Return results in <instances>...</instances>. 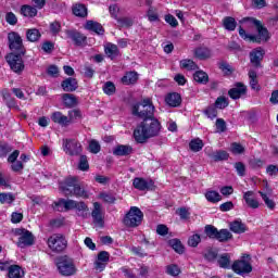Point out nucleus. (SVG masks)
<instances>
[{"instance_id":"1","label":"nucleus","mask_w":278,"mask_h":278,"mask_svg":"<svg viewBox=\"0 0 278 278\" xmlns=\"http://www.w3.org/2000/svg\"><path fill=\"white\" fill-rule=\"evenodd\" d=\"M162 123L155 116L147 117L134 130V139L137 144H146L150 138L160 136Z\"/></svg>"},{"instance_id":"2","label":"nucleus","mask_w":278,"mask_h":278,"mask_svg":"<svg viewBox=\"0 0 278 278\" xmlns=\"http://www.w3.org/2000/svg\"><path fill=\"white\" fill-rule=\"evenodd\" d=\"M59 188L66 197H76V199H88L89 197L77 176L66 177L63 182H60Z\"/></svg>"},{"instance_id":"3","label":"nucleus","mask_w":278,"mask_h":278,"mask_svg":"<svg viewBox=\"0 0 278 278\" xmlns=\"http://www.w3.org/2000/svg\"><path fill=\"white\" fill-rule=\"evenodd\" d=\"M131 114L137 118H151L155 116V105L153 99L143 98L140 102H136L131 105Z\"/></svg>"},{"instance_id":"4","label":"nucleus","mask_w":278,"mask_h":278,"mask_svg":"<svg viewBox=\"0 0 278 278\" xmlns=\"http://www.w3.org/2000/svg\"><path fill=\"white\" fill-rule=\"evenodd\" d=\"M142 220H144V213H142L140 207L131 206L123 218V225L130 229H136V227L142 225Z\"/></svg>"},{"instance_id":"5","label":"nucleus","mask_w":278,"mask_h":278,"mask_svg":"<svg viewBox=\"0 0 278 278\" xmlns=\"http://www.w3.org/2000/svg\"><path fill=\"white\" fill-rule=\"evenodd\" d=\"M204 233L210 240H217L218 242H229L233 239V235L226 228L218 230L216 226L206 225L204 227Z\"/></svg>"},{"instance_id":"6","label":"nucleus","mask_w":278,"mask_h":278,"mask_svg":"<svg viewBox=\"0 0 278 278\" xmlns=\"http://www.w3.org/2000/svg\"><path fill=\"white\" fill-rule=\"evenodd\" d=\"M56 268L62 277H73V275H77L75 261L67 255L56 258Z\"/></svg>"},{"instance_id":"7","label":"nucleus","mask_w":278,"mask_h":278,"mask_svg":"<svg viewBox=\"0 0 278 278\" xmlns=\"http://www.w3.org/2000/svg\"><path fill=\"white\" fill-rule=\"evenodd\" d=\"M8 45L11 53L26 55L27 48L23 43V37L16 31H11L8 34Z\"/></svg>"},{"instance_id":"8","label":"nucleus","mask_w":278,"mask_h":278,"mask_svg":"<svg viewBox=\"0 0 278 278\" xmlns=\"http://www.w3.org/2000/svg\"><path fill=\"white\" fill-rule=\"evenodd\" d=\"M247 260H251V255L243 254L241 260H237L232 263L231 270L241 277L253 273V265H251V263Z\"/></svg>"},{"instance_id":"9","label":"nucleus","mask_w":278,"mask_h":278,"mask_svg":"<svg viewBox=\"0 0 278 278\" xmlns=\"http://www.w3.org/2000/svg\"><path fill=\"white\" fill-rule=\"evenodd\" d=\"M25 54H14L9 53L5 55V61L9 64L11 71L16 75H23V71H25V61H23V56Z\"/></svg>"},{"instance_id":"10","label":"nucleus","mask_w":278,"mask_h":278,"mask_svg":"<svg viewBox=\"0 0 278 278\" xmlns=\"http://www.w3.org/2000/svg\"><path fill=\"white\" fill-rule=\"evenodd\" d=\"M15 236H20L17 240V247L20 249H25V247H34L36 238L34 237V233H31V231L25 228H16Z\"/></svg>"},{"instance_id":"11","label":"nucleus","mask_w":278,"mask_h":278,"mask_svg":"<svg viewBox=\"0 0 278 278\" xmlns=\"http://www.w3.org/2000/svg\"><path fill=\"white\" fill-rule=\"evenodd\" d=\"M63 151L71 157L81 155L84 149L81 143L77 139H63Z\"/></svg>"},{"instance_id":"12","label":"nucleus","mask_w":278,"mask_h":278,"mask_svg":"<svg viewBox=\"0 0 278 278\" xmlns=\"http://www.w3.org/2000/svg\"><path fill=\"white\" fill-rule=\"evenodd\" d=\"M132 187L139 192H153L157 188L153 179H146L142 177H136L132 179Z\"/></svg>"},{"instance_id":"13","label":"nucleus","mask_w":278,"mask_h":278,"mask_svg":"<svg viewBox=\"0 0 278 278\" xmlns=\"http://www.w3.org/2000/svg\"><path fill=\"white\" fill-rule=\"evenodd\" d=\"M48 247L54 253H62L66 249V239L64 236L53 235L48 239Z\"/></svg>"},{"instance_id":"14","label":"nucleus","mask_w":278,"mask_h":278,"mask_svg":"<svg viewBox=\"0 0 278 278\" xmlns=\"http://www.w3.org/2000/svg\"><path fill=\"white\" fill-rule=\"evenodd\" d=\"M65 35L74 42L75 47H86L88 42V37L77 29H66Z\"/></svg>"},{"instance_id":"15","label":"nucleus","mask_w":278,"mask_h":278,"mask_svg":"<svg viewBox=\"0 0 278 278\" xmlns=\"http://www.w3.org/2000/svg\"><path fill=\"white\" fill-rule=\"evenodd\" d=\"M248 88L244 83H235L233 88L228 90V97L232 99V101H238V99H241L247 94Z\"/></svg>"},{"instance_id":"16","label":"nucleus","mask_w":278,"mask_h":278,"mask_svg":"<svg viewBox=\"0 0 278 278\" xmlns=\"http://www.w3.org/2000/svg\"><path fill=\"white\" fill-rule=\"evenodd\" d=\"M247 21H252L253 25L256 27L258 38L261 40H265V42H268L270 40V33L268 31V28L262 24V22L255 17H247Z\"/></svg>"},{"instance_id":"17","label":"nucleus","mask_w":278,"mask_h":278,"mask_svg":"<svg viewBox=\"0 0 278 278\" xmlns=\"http://www.w3.org/2000/svg\"><path fill=\"white\" fill-rule=\"evenodd\" d=\"M62 205L64 210H62ZM77 205V201L75 200H66L61 198L58 202H54L52 207L55 212H71V210H75Z\"/></svg>"},{"instance_id":"18","label":"nucleus","mask_w":278,"mask_h":278,"mask_svg":"<svg viewBox=\"0 0 278 278\" xmlns=\"http://www.w3.org/2000/svg\"><path fill=\"white\" fill-rule=\"evenodd\" d=\"M94 225H99L101 228L105 227V219L103 217V207L101 203L94 202L93 210L91 212Z\"/></svg>"},{"instance_id":"19","label":"nucleus","mask_w":278,"mask_h":278,"mask_svg":"<svg viewBox=\"0 0 278 278\" xmlns=\"http://www.w3.org/2000/svg\"><path fill=\"white\" fill-rule=\"evenodd\" d=\"M266 55V51L262 48H256L250 52V62L255 68H262V62Z\"/></svg>"},{"instance_id":"20","label":"nucleus","mask_w":278,"mask_h":278,"mask_svg":"<svg viewBox=\"0 0 278 278\" xmlns=\"http://www.w3.org/2000/svg\"><path fill=\"white\" fill-rule=\"evenodd\" d=\"M61 88L63 92H75L79 88V81L77 78L67 77L61 81Z\"/></svg>"},{"instance_id":"21","label":"nucleus","mask_w":278,"mask_h":278,"mask_svg":"<svg viewBox=\"0 0 278 278\" xmlns=\"http://www.w3.org/2000/svg\"><path fill=\"white\" fill-rule=\"evenodd\" d=\"M85 29H87V31H93L97 36L105 35V28L97 21L88 20L85 24Z\"/></svg>"},{"instance_id":"22","label":"nucleus","mask_w":278,"mask_h":278,"mask_svg":"<svg viewBox=\"0 0 278 278\" xmlns=\"http://www.w3.org/2000/svg\"><path fill=\"white\" fill-rule=\"evenodd\" d=\"M138 79H140L138 72L129 71L121 78V84H123V86H136V84H138Z\"/></svg>"},{"instance_id":"23","label":"nucleus","mask_w":278,"mask_h":278,"mask_svg":"<svg viewBox=\"0 0 278 278\" xmlns=\"http://www.w3.org/2000/svg\"><path fill=\"white\" fill-rule=\"evenodd\" d=\"M243 201H245V205L251 210H257L260 207V201L255 199V191H245L243 192Z\"/></svg>"},{"instance_id":"24","label":"nucleus","mask_w":278,"mask_h":278,"mask_svg":"<svg viewBox=\"0 0 278 278\" xmlns=\"http://www.w3.org/2000/svg\"><path fill=\"white\" fill-rule=\"evenodd\" d=\"M131 153H134V147L129 144H117L113 149V155L117 157H127V155H131Z\"/></svg>"},{"instance_id":"25","label":"nucleus","mask_w":278,"mask_h":278,"mask_svg":"<svg viewBox=\"0 0 278 278\" xmlns=\"http://www.w3.org/2000/svg\"><path fill=\"white\" fill-rule=\"evenodd\" d=\"M20 14L24 16V18H36V16H38V9L29 4H23L20 8Z\"/></svg>"},{"instance_id":"26","label":"nucleus","mask_w":278,"mask_h":278,"mask_svg":"<svg viewBox=\"0 0 278 278\" xmlns=\"http://www.w3.org/2000/svg\"><path fill=\"white\" fill-rule=\"evenodd\" d=\"M217 266L219 268H224V270H230L231 268V254L230 253H223L217 256Z\"/></svg>"},{"instance_id":"27","label":"nucleus","mask_w":278,"mask_h":278,"mask_svg":"<svg viewBox=\"0 0 278 278\" xmlns=\"http://www.w3.org/2000/svg\"><path fill=\"white\" fill-rule=\"evenodd\" d=\"M165 103H167L169 108H179V105H181V94L177 92L168 93L165 97Z\"/></svg>"},{"instance_id":"28","label":"nucleus","mask_w":278,"mask_h":278,"mask_svg":"<svg viewBox=\"0 0 278 278\" xmlns=\"http://www.w3.org/2000/svg\"><path fill=\"white\" fill-rule=\"evenodd\" d=\"M239 36L242 40H245V42H256V45L262 42V38L260 36L248 34L242 26H239Z\"/></svg>"},{"instance_id":"29","label":"nucleus","mask_w":278,"mask_h":278,"mask_svg":"<svg viewBox=\"0 0 278 278\" xmlns=\"http://www.w3.org/2000/svg\"><path fill=\"white\" fill-rule=\"evenodd\" d=\"M52 123L61 125L62 127H68V116L62 114L60 111H55L51 115Z\"/></svg>"},{"instance_id":"30","label":"nucleus","mask_w":278,"mask_h":278,"mask_svg":"<svg viewBox=\"0 0 278 278\" xmlns=\"http://www.w3.org/2000/svg\"><path fill=\"white\" fill-rule=\"evenodd\" d=\"M230 231L232 233H245L248 231L247 224L240 219H236L229 224Z\"/></svg>"},{"instance_id":"31","label":"nucleus","mask_w":278,"mask_h":278,"mask_svg":"<svg viewBox=\"0 0 278 278\" xmlns=\"http://www.w3.org/2000/svg\"><path fill=\"white\" fill-rule=\"evenodd\" d=\"M62 102L66 108H76V105H79V100L73 93H63Z\"/></svg>"},{"instance_id":"32","label":"nucleus","mask_w":278,"mask_h":278,"mask_svg":"<svg viewBox=\"0 0 278 278\" xmlns=\"http://www.w3.org/2000/svg\"><path fill=\"white\" fill-rule=\"evenodd\" d=\"M194 58L198 60H210V58H212V50H210L207 47L195 48Z\"/></svg>"},{"instance_id":"33","label":"nucleus","mask_w":278,"mask_h":278,"mask_svg":"<svg viewBox=\"0 0 278 278\" xmlns=\"http://www.w3.org/2000/svg\"><path fill=\"white\" fill-rule=\"evenodd\" d=\"M222 25L226 31H236V27H238V22L233 16H225L222 21Z\"/></svg>"},{"instance_id":"34","label":"nucleus","mask_w":278,"mask_h":278,"mask_svg":"<svg viewBox=\"0 0 278 278\" xmlns=\"http://www.w3.org/2000/svg\"><path fill=\"white\" fill-rule=\"evenodd\" d=\"M72 13L78 18H86V16H88V8L86 4L77 3L73 5Z\"/></svg>"},{"instance_id":"35","label":"nucleus","mask_w":278,"mask_h":278,"mask_svg":"<svg viewBox=\"0 0 278 278\" xmlns=\"http://www.w3.org/2000/svg\"><path fill=\"white\" fill-rule=\"evenodd\" d=\"M42 38V33L38 28H28L26 30V40L28 42H38Z\"/></svg>"},{"instance_id":"36","label":"nucleus","mask_w":278,"mask_h":278,"mask_svg":"<svg viewBox=\"0 0 278 278\" xmlns=\"http://www.w3.org/2000/svg\"><path fill=\"white\" fill-rule=\"evenodd\" d=\"M248 76L252 90H256V92H260L262 90V87L260 86V80L257 79V72H255L254 70H250Z\"/></svg>"},{"instance_id":"37","label":"nucleus","mask_w":278,"mask_h":278,"mask_svg":"<svg viewBox=\"0 0 278 278\" xmlns=\"http://www.w3.org/2000/svg\"><path fill=\"white\" fill-rule=\"evenodd\" d=\"M208 157L214 162H227V160H229V153L225 150H217L208 154Z\"/></svg>"},{"instance_id":"38","label":"nucleus","mask_w":278,"mask_h":278,"mask_svg":"<svg viewBox=\"0 0 278 278\" xmlns=\"http://www.w3.org/2000/svg\"><path fill=\"white\" fill-rule=\"evenodd\" d=\"M104 52L106 53L108 58H110V60H114L115 58H118V55L121 54L118 46L114 43H108L104 48Z\"/></svg>"},{"instance_id":"39","label":"nucleus","mask_w":278,"mask_h":278,"mask_svg":"<svg viewBox=\"0 0 278 278\" xmlns=\"http://www.w3.org/2000/svg\"><path fill=\"white\" fill-rule=\"evenodd\" d=\"M169 247L175 251V253H178V255H184L186 252V248L184 247V243H181V240L179 239H172L168 241Z\"/></svg>"},{"instance_id":"40","label":"nucleus","mask_w":278,"mask_h":278,"mask_svg":"<svg viewBox=\"0 0 278 278\" xmlns=\"http://www.w3.org/2000/svg\"><path fill=\"white\" fill-rule=\"evenodd\" d=\"M204 197L208 203H218L223 201V195H220V193H218L216 190L206 191Z\"/></svg>"},{"instance_id":"41","label":"nucleus","mask_w":278,"mask_h":278,"mask_svg":"<svg viewBox=\"0 0 278 278\" xmlns=\"http://www.w3.org/2000/svg\"><path fill=\"white\" fill-rule=\"evenodd\" d=\"M218 249L217 248H207L203 257L206 262H216L218 260Z\"/></svg>"},{"instance_id":"42","label":"nucleus","mask_w":278,"mask_h":278,"mask_svg":"<svg viewBox=\"0 0 278 278\" xmlns=\"http://www.w3.org/2000/svg\"><path fill=\"white\" fill-rule=\"evenodd\" d=\"M180 68L185 71H198L199 65L192 59H184L179 62Z\"/></svg>"},{"instance_id":"43","label":"nucleus","mask_w":278,"mask_h":278,"mask_svg":"<svg viewBox=\"0 0 278 278\" xmlns=\"http://www.w3.org/2000/svg\"><path fill=\"white\" fill-rule=\"evenodd\" d=\"M25 273L23 271V268L18 265H11L9 267L8 277L9 278H23Z\"/></svg>"},{"instance_id":"44","label":"nucleus","mask_w":278,"mask_h":278,"mask_svg":"<svg viewBox=\"0 0 278 278\" xmlns=\"http://www.w3.org/2000/svg\"><path fill=\"white\" fill-rule=\"evenodd\" d=\"M203 147H205V143H203V140L200 138L192 139L189 142V149L193 153H199V151L203 150Z\"/></svg>"},{"instance_id":"45","label":"nucleus","mask_w":278,"mask_h":278,"mask_svg":"<svg viewBox=\"0 0 278 278\" xmlns=\"http://www.w3.org/2000/svg\"><path fill=\"white\" fill-rule=\"evenodd\" d=\"M75 210L77 211V214L83 218H86L88 216V212H90L88 204H86L84 201H76Z\"/></svg>"},{"instance_id":"46","label":"nucleus","mask_w":278,"mask_h":278,"mask_svg":"<svg viewBox=\"0 0 278 278\" xmlns=\"http://www.w3.org/2000/svg\"><path fill=\"white\" fill-rule=\"evenodd\" d=\"M193 79L198 84H202L203 86H205L210 81V76L203 71H197L193 74Z\"/></svg>"},{"instance_id":"47","label":"nucleus","mask_w":278,"mask_h":278,"mask_svg":"<svg viewBox=\"0 0 278 278\" xmlns=\"http://www.w3.org/2000/svg\"><path fill=\"white\" fill-rule=\"evenodd\" d=\"M165 273L169 277H179L181 275V267L177 264H169L165 267Z\"/></svg>"},{"instance_id":"48","label":"nucleus","mask_w":278,"mask_h":278,"mask_svg":"<svg viewBox=\"0 0 278 278\" xmlns=\"http://www.w3.org/2000/svg\"><path fill=\"white\" fill-rule=\"evenodd\" d=\"M116 22L121 28L125 27L126 29H129V27H134V17L123 16L118 17Z\"/></svg>"},{"instance_id":"49","label":"nucleus","mask_w":278,"mask_h":278,"mask_svg":"<svg viewBox=\"0 0 278 278\" xmlns=\"http://www.w3.org/2000/svg\"><path fill=\"white\" fill-rule=\"evenodd\" d=\"M14 201H16V195H14V193H12V192L0 193V204L4 205V203H7L8 205H12V203H14Z\"/></svg>"},{"instance_id":"50","label":"nucleus","mask_w":278,"mask_h":278,"mask_svg":"<svg viewBox=\"0 0 278 278\" xmlns=\"http://www.w3.org/2000/svg\"><path fill=\"white\" fill-rule=\"evenodd\" d=\"M67 118H68V125H71V123H75V121H79L84 118V115L81 114V110L74 109L68 111Z\"/></svg>"},{"instance_id":"51","label":"nucleus","mask_w":278,"mask_h":278,"mask_svg":"<svg viewBox=\"0 0 278 278\" xmlns=\"http://www.w3.org/2000/svg\"><path fill=\"white\" fill-rule=\"evenodd\" d=\"M218 68H220L222 73L226 76L229 77V75H233V67L230 66L227 61H222L218 63Z\"/></svg>"},{"instance_id":"52","label":"nucleus","mask_w":278,"mask_h":278,"mask_svg":"<svg viewBox=\"0 0 278 278\" xmlns=\"http://www.w3.org/2000/svg\"><path fill=\"white\" fill-rule=\"evenodd\" d=\"M78 170H83V173H86L87 170H90V163H88V156L81 154L78 161Z\"/></svg>"},{"instance_id":"53","label":"nucleus","mask_w":278,"mask_h":278,"mask_svg":"<svg viewBox=\"0 0 278 278\" xmlns=\"http://www.w3.org/2000/svg\"><path fill=\"white\" fill-rule=\"evenodd\" d=\"M244 151H247L244 146L239 142H232L230 144V152L232 153V155H242Z\"/></svg>"},{"instance_id":"54","label":"nucleus","mask_w":278,"mask_h":278,"mask_svg":"<svg viewBox=\"0 0 278 278\" xmlns=\"http://www.w3.org/2000/svg\"><path fill=\"white\" fill-rule=\"evenodd\" d=\"M14 148L7 141H0V157H5L8 153H12Z\"/></svg>"},{"instance_id":"55","label":"nucleus","mask_w":278,"mask_h":278,"mask_svg":"<svg viewBox=\"0 0 278 278\" xmlns=\"http://www.w3.org/2000/svg\"><path fill=\"white\" fill-rule=\"evenodd\" d=\"M99 198L102 199L104 203H109L110 205H114V203H116V197H114L112 193L101 192Z\"/></svg>"},{"instance_id":"56","label":"nucleus","mask_w":278,"mask_h":278,"mask_svg":"<svg viewBox=\"0 0 278 278\" xmlns=\"http://www.w3.org/2000/svg\"><path fill=\"white\" fill-rule=\"evenodd\" d=\"M102 90H103L104 94L112 97V94H114L116 92V85H114V83H112V81H106L103 85Z\"/></svg>"},{"instance_id":"57","label":"nucleus","mask_w":278,"mask_h":278,"mask_svg":"<svg viewBox=\"0 0 278 278\" xmlns=\"http://www.w3.org/2000/svg\"><path fill=\"white\" fill-rule=\"evenodd\" d=\"M205 116L211 121H214L218 116V110L214 105H210L204 110Z\"/></svg>"},{"instance_id":"58","label":"nucleus","mask_w":278,"mask_h":278,"mask_svg":"<svg viewBox=\"0 0 278 278\" xmlns=\"http://www.w3.org/2000/svg\"><path fill=\"white\" fill-rule=\"evenodd\" d=\"M258 194H261V198L263 199V201H264L265 205L268 207V210H275L277 204H275V201H273L268 198V194H266V192L258 191Z\"/></svg>"},{"instance_id":"59","label":"nucleus","mask_w":278,"mask_h":278,"mask_svg":"<svg viewBox=\"0 0 278 278\" xmlns=\"http://www.w3.org/2000/svg\"><path fill=\"white\" fill-rule=\"evenodd\" d=\"M188 244L192 247V249H197L199 244H201V235L195 233L189 237Z\"/></svg>"},{"instance_id":"60","label":"nucleus","mask_w":278,"mask_h":278,"mask_svg":"<svg viewBox=\"0 0 278 278\" xmlns=\"http://www.w3.org/2000/svg\"><path fill=\"white\" fill-rule=\"evenodd\" d=\"M41 49L43 50V53L51 54L55 51V43L53 41H43Z\"/></svg>"},{"instance_id":"61","label":"nucleus","mask_w":278,"mask_h":278,"mask_svg":"<svg viewBox=\"0 0 278 278\" xmlns=\"http://www.w3.org/2000/svg\"><path fill=\"white\" fill-rule=\"evenodd\" d=\"M62 31V24L59 21L50 23V34L58 36Z\"/></svg>"},{"instance_id":"62","label":"nucleus","mask_w":278,"mask_h":278,"mask_svg":"<svg viewBox=\"0 0 278 278\" xmlns=\"http://www.w3.org/2000/svg\"><path fill=\"white\" fill-rule=\"evenodd\" d=\"M215 127L218 134H225V131H227V122H225L223 118H217Z\"/></svg>"},{"instance_id":"63","label":"nucleus","mask_w":278,"mask_h":278,"mask_svg":"<svg viewBox=\"0 0 278 278\" xmlns=\"http://www.w3.org/2000/svg\"><path fill=\"white\" fill-rule=\"evenodd\" d=\"M5 21L8 23V25H17L18 24V17L16 16V14H14V12L10 11L7 12L5 14Z\"/></svg>"},{"instance_id":"64","label":"nucleus","mask_w":278,"mask_h":278,"mask_svg":"<svg viewBox=\"0 0 278 278\" xmlns=\"http://www.w3.org/2000/svg\"><path fill=\"white\" fill-rule=\"evenodd\" d=\"M250 168H253V170H257V168H262L264 166V160L262 159H251L249 161Z\"/></svg>"}]
</instances>
